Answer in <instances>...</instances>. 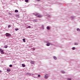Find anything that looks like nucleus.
Instances as JSON below:
<instances>
[{
  "label": "nucleus",
  "instance_id": "20e7f679",
  "mask_svg": "<svg viewBox=\"0 0 80 80\" xmlns=\"http://www.w3.org/2000/svg\"><path fill=\"white\" fill-rule=\"evenodd\" d=\"M30 62L32 64H34L35 63V62L33 61H31Z\"/></svg>",
  "mask_w": 80,
  "mask_h": 80
},
{
  "label": "nucleus",
  "instance_id": "c85d7f7f",
  "mask_svg": "<svg viewBox=\"0 0 80 80\" xmlns=\"http://www.w3.org/2000/svg\"><path fill=\"white\" fill-rule=\"evenodd\" d=\"M37 1H38V2H39L40 0H37Z\"/></svg>",
  "mask_w": 80,
  "mask_h": 80
},
{
  "label": "nucleus",
  "instance_id": "7ed1b4c3",
  "mask_svg": "<svg viewBox=\"0 0 80 80\" xmlns=\"http://www.w3.org/2000/svg\"><path fill=\"white\" fill-rule=\"evenodd\" d=\"M35 15L36 16V17H40V16L39 14L37 13L36 14H35Z\"/></svg>",
  "mask_w": 80,
  "mask_h": 80
},
{
  "label": "nucleus",
  "instance_id": "a878e982",
  "mask_svg": "<svg viewBox=\"0 0 80 80\" xmlns=\"http://www.w3.org/2000/svg\"><path fill=\"white\" fill-rule=\"evenodd\" d=\"M42 28H43V29H44V26H42Z\"/></svg>",
  "mask_w": 80,
  "mask_h": 80
},
{
  "label": "nucleus",
  "instance_id": "2eb2a0df",
  "mask_svg": "<svg viewBox=\"0 0 80 80\" xmlns=\"http://www.w3.org/2000/svg\"><path fill=\"white\" fill-rule=\"evenodd\" d=\"M7 47H8V46H7V45H6V46H5L4 48H7Z\"/></svg>",
  "mask_w": 80,
  "mask_h": 80
},
{
  "label": "nucleus",
  "instance_id": "6ab92c4d",
  "mask_svg": "<svg viewBox=\"0 0 80 80\" xmlns=\"http://www.w3.org/2000/svg\"><path fill=\"white\" fill-rule=\"evenodd\" d=\"M11 27V26L10 25H9L8 26V28H10Z\"/></svg>",
  "mask_w": 80,
  "mask_h": 80
},
{
  "label": "nucleus",
  "instance_id": "c756f323",
  "mask_svg": "<svg viewBox=\"0 0 80 80\" xmlns=\"http://www.w3.org/2000/svg\"><path fill=\"white\" fill-rule=\"evenodd\" d=\"M0 72H1V70H0Z\"/></svg>",
  "mask_w": 80,
  "mask_h": 80
},
{
  "label": "nucleus",
  "instance_id": "0eeeda50",
  "mask_svg": "<svg viewBox=\"0 0 80 80\" xmlns=\"http://www.w3.org/2000/svg\"><path fill=\"white\" fill-rule=\"evenodd\" d=\"M15 12H16V13H17V12H18V11L17 10H16L15 11Z\"/></svg>",
  "mask_w": 80,
  "mask_h": 80
},
{
  "label": "nucleus",
  "instance_id": "cd10ccee",
  "mask_svg": "<svg viewBox=\"0 0 80 80\" xmlns=\"http://www.w3.org/2000/svg\"><path fill=\"white\" fill-rule=\"evenodd\" d=\"M33 50H35V48H34L32 49Z\"/></svg>",
  "mask_w": 80,
  "mask_h": 80
},
{
  "label": "nucleus",
  "instance_id": "f257e3e1",
  "mask_svg": "<svg viewBox=\"0 0 80 80\" xmlns=\"http://www.w3.org/2000/svg\"><path fill=\"white\" fill-rule=\"evenodd\" d=\"M0 51L2 54H4V53L3 52V50L2 49H0Z\"/></svg>",
  "mask_w": 80,
  "mask_h": 80
},
{
  "label": "nucleus",
  "instance_id": "5701e85b",
  "mask_svg": "<svg viewBox=\"0 0 80 80\" xmlns=\"http://www.w3.org/2000/svg\"><path fill=\"white\" fill-rule=\"evenodd\" d=\"M72 79H71V78H68V80H71Z\"/></svg>",
  "mask_w": 80,
  "mask_h": 80
},
{
  "label": "nucleus",
  "instance_id": "bb28decb",
  "mask_svg": "<svg viewBox=\"0 0 80 80\" xmlns=\"http://www.w3.org/2000/svg\"><path fill=\"white\" fill-rule=\"evenodd\" d=\"M40 77V75H38V77Z\"/></svg>",
  "mask_w": 80,
  "mask_h": 80
},
{
  "label": "nucleus",
  "instance_id": "ddd939ff",
  "mask_svg": "<svg viewBox=\"0 0 80 80\" xmlns=\"http://www.w3.org/2000/svg\"><path fill=\"white\" fill-rule=\"evenodd\" d=\"M72 50H75V47H73L72 48Z\"/></svg>",
  "mask_w": 80,
  "mask_h": 80
},
{
  "label": "nucleus",
  "instance_id": "1a4fd4ad",
  "mask_svg": "<svg viewBox=\"0 0 80 80\" xmlns=\"http://www.w3.org/2000/svg\"><path fill=\"white\" fill-rule=\"evenodd\" d=\"M7 72H10V69H8L7 70Z\"/></svg>",
  "mask_w": 80,
  "mask_h": 80
},
{
  "label": "nucleus",
  "instance_id": "412c9836",
  "mask_svg": "<svg viewBox=\"0 0 80 80\" xmlns=\"http://www.w3.org/2000/svg\"><path fill=\"white\" fill-rule=\"evenodd\" d=\"M25 2H28V0H25Z\"/></svg>",
  "mask_w": 80,
  "mask_h": 80
},
{
  "label": "nucleus",
  "instance_id": "f03ea898",
  "mask_svg": "<svg viewBox=\"0 0 80 80\" xmlns=\"http://www.w3.org/2000/svg\"><path fill=\"white\" fill-rule=\"evenodd\" d=\"M6 35L7 37H9L11 35L8 33H6Z\"/></svg>",
  "mask_w": 80,
  "mask_h": 80
},
{
  "label": "nucleus",
  "instance_id": "aec40b11",
  "mask_svg": "<svg viewBox=\"0 0 80 80\" xmlns=\"http://www.w3.org/2000/svg\"><path fill=\"white\" fill-rule=\"evenodd\" d=\"M62 73H65V72L63 71H62Z\"/></svg>",
  "mask_w": 80,
  "mask_h": 80
},
{
  "label": "nucleus",
  "instance_id": "423d86ee",
  "mask_svg": "<svg viewBox=\"0 0 80 80\" xmlns=\"http://www.w3.org/2000/svg\"><path fill=\"white\" fill-rule=\"evenodd\" d=\"M22 67H25V65L23 64H22Z\"/></svg>",
  "mask_w": 80,
  "mask_h": 80
},
{
  "label": "nucleus",
  "instance_id": "9b49d317",
  "mask_svg": "<svg viewBox=\"0 0 80 80\" xmlns=\"http://www.w3.org/2000/svg\"><path fill=\"white\" fill-rule=\"evenodd\" d=\"M22 40L23 42H25V38H24L22 39Z\"/></svg>",
  "mask_w": 80,
  "mask_h": 80
},
{
  "label": "nucleus",
  "instance_id": "39448f33",
  "mask_svg": "<svg viewBox=\"0 0 80 80\" xmlns=\"http://www.w3.org/2000/svg\"><path fill=\"white\" fill-rule=\"evenodd\" d=\"M45 78H48V75H46L45 76Z\"/></svg>",
  "mask_w": 80,
  "mask_h": 80
},
{
  "label": "nucleus",
  "instance_id": "f8f14e48",
  "mask_svg": "<svg viewBox=\"0 0 80 80\" xmlns=\"http://www.w3.org/2000/svg\"><path fill=\"white\" fill-rule=\"evenodd\" d=\"M47 46H50V43H48L47 44Z\"/></svg>",
  "mask_w": 80,
  "mask_h": 80
},
{
  "label": "nucleus",
  "instance_id": "4be33fe9",
  "mask_svg": "<svg viewBox=\"0 0 80 80\" xmlns=\"http://www.w3.org/2000/svg\"><path fill=\"white\" fill-rule=\"evenodd\" d=\"M74 45H78V43H75L74 44Z\"/></svg>",
  "mask_w": 80,
  "mask_h": 80
},
{
  "label": "nucleus",
  "instance_id": "dca6fc26",
  "mask_svg": "<svg viewBox=\"0 0 80 80\" xmlns=\"http://www.w3.org/2000/svg\"><path fill=\"white\" fill-rule=\"evenodd\" d=\"M77 30V31H80V29L79 28H78Z\"/></svg>",
  "mask_w": 80,
  "mask_h": 80
},
{
  "label": "nucleus",
  "instance_id": "a211bd4d",
  "mask_svg": "<svg viewBox=\"0 0 80 80\" xmlns=\"http://www.w3.org/2000/svg\"><path fill=\"white\" fill-rule=\"evenodd\" d=\"M28 75H31V74L29 73H27Z\"/></svg>",
  "mask_w": 80,
  "mask_h": 80
},
{
  "label": "nucleus",
  "instance_id": "6e6552de",
  "mask_svg": "<svg viewBox=\"0 0 80 80\" xmlns=\"http://www.w3.org/2000/svg\"><path fill=\"white\" fill-rule=\"evenodd\" d=\"M47 29L48 30H50V27L49 26H48L47 27Z\"/></svg>",
  "mask_w": 80,
  "mask_h": 80
},
{
  "label": "nucleus",
  "instance_id": "9d476101",
  "mask_svg": "<svg viewBox=\"0 0 80 80\" xmlns=\"http://www.w3.org/2000/svg\"><path fill=\"white\" fill-rule=\"evenodd\" d=\"M53 58L55 60H57V57H56L55 56Z\"/></svg>",
  "mask_w": 80,
  "mask_h": 80
},
{
  "label": "nucleus",
  "instance_id": "393cba45",
  "mask_svg": "<svg viewBox=\"0 0 80 80\" xmlns=\"http://www.w3.org/2000/svg\"><path fill=\"white\" fill-rule=\"evenodd\" d=\"M9 67H12V65H9Z\"/></svg>",
  "mask_w": 80,
  "mask_h": 80
},
{
  "label": "nucleus",
  "instance_id": "4468645a",
  "mask_svg": "<svg viewBox=\"0 0 80 80\" xmlns=\"http://www.w3.org/2000/svg\"><path fill=\"white\" fill-rule=\"evenodd\" d=\"M27 28H31V27H30V26H28V27H27Z\"/></svg>",
  "mask_w": 80,
  "mask_h": 80
},
{
  "label": "nucleus",
  "instance_id": "f3484780",
  "mask_svg": "<svg viewBox=\"0 0 80 80\" xmlns=\"http://www.w3.org/2000/svg\"><path fill=\"white\" fill-rule=\"evenodd\" d=\"M19 30V29L18 28H17V29H15V30H16V31H17V30Z\"/></svg>",
  "mask_w": 80,
  "mask_h": 80
},
{
  "label": "nucleus",
  "instance_id": "b1692460",
  "mask_svg": "<svg viewBox=\"0 0 80 80\" xmlns=\"http://www.w3.org/2000/svg\"><path fill=\"white\" fill-rule=\"evenodd\" d=\"M16 17H18V18H19V15H17L16 16Z\"/></svg>",
  "mask_w": 80,
  "mask_h": 80
}]
</instances>
